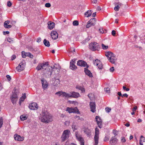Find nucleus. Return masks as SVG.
<instances>
[{"label":"nucleus","instance_id":"nucleus-11","mask_svg":"<svg viewBox=\"0 0 145 145\" xmlns=\"http://www.w3.org/2000/svg\"><path fill=\"white\" fill-rule=\"evenodd\" d=\"M77 64L78 65L80 66L86 67L87 68L88 67V66L87 65V63L82 60L78 61L77 62Z\"/></svg>","mask_w":145,"mask_h":145},{"label":"nucleus","instance_id":"nucleus-18","mask_svg":"<svg viewBox=\"0 0 145 145\" xmlns=\"http://www.w3.org/2000/svg\"><path fill=\"white\" fill-rule=\"evenodd\" d=\"M41 83L42 84V86L43 89H45L48 86V84L44 78H42L41 80Z\"/></svg>","mask_w":145,"mask_h":145},{"label":"nucleus","instance_id":"nucleus-10","mask_svg":"<svg viewBox=\"0 0 145 145\" xmlns=\"http://www.w3.org/2000/svg\"><path fill=\"white\" fill-rule=\"evenodd\" d=\"M13 94L12 97L11 101L13 104H15L18 100L17 95L15 91L13 92Z\"/></svg>","mask_w":145,"mask_h":145},{"label":"nucleus","instance_id":"nucleus-60","mask_svg":"<svg viewBox=\"0 0 145 145\" xmlns=\"http://www.w3.org/2000/svg\"><path fill=\"white\" fill-rule=\"evenodd\" d=\"M116 4H117V5H119V6H120V7L123 5L121 3H120V2L116 3L115 5H116Z\"/></svg>","mask_w":145,"mask_h":145},{"label":"nucleus","instance_id":"nucleus-23","mask_svg":"<svg viewBox=\"0 0 145 145\" xmlns=\"http://www.w3.org/2000/svg\"><path fill=\"white\" fill-rule=\"evenodd\" d=\"M71 94V97L77 98L79 97L80 96V94L79 93L74 91L72 92Z\"/></svg>","mask_w":145,"mask_h":145},{"label":"nucleus","instance_id":"nucleus-28","mask_svg":"<svg viewBox=\"0 0 145 145\" xmlns=\"http://www.w3.org/2000/svg\"><path fill=\"white\" fill-rule=\"evenodd\" d=\"M63 97H71V94H69L65 92H63Z\"/></svg>","mask_w":145,"mask_h":145},{"label":"nucleus","instance_id":"nucleus-27","mask_svg":"<svg viewBox=\"0 0 145 145\" xmlns=\"http://www.w3.org/2000/svg\"><path fill=\"white\" fill-rule=\"evenodd\" d=\"M44 44V45L47 47H49L50 45V44L49 42L46 40V39H44L43 41Z\"/></svg>","mask_w":145,"mask_h":145},{"label":"nucleus","instance_id":"nucleus-53","mask_svg":"<svg viewBox=\"0 0 145 145\" xmlns=\"http://www.w3.org/2000/svg\"><path fill=\"white\" fill-rule=\"evenodd\" d=\"M99 31L100 33H104V31L103 30V28H100L99 29Z\"/></svg>","mask_w":145,"mask_h":145},{"label":"nucleus","instance_id":"nucleus-41","mask_svg":"<svg viewBox=\"0 0 145 145\" xmlns=\"http://www.w3.org/2000/svg\"><path fill=\"white\" fill-rule=\"evenodd\" d=\"M88 96L90 99L91 100L93 97V95L92 93H89Z\"/></svg>","mask_w":145,"mask_h":145},{"label":"nucleus","instance_id":"nucleus-56","mask_svg":"<svg viewBox=\"0 0 145 145\" xmlns=\"http://www.w3.org/2000/svg\"><path fill=\"white\" fill-rule=\"evenodd\" d=\"M114 70V67H111L110 69V72H113Z\"/></svg>","mask_w":145,"mask_h":145},{"label":"nucleus","instance_id":"nucleus-42","mask_svg":"<svg viewBox=\"0 0 145 145\" xmlns=\"http://www.w3.org/2000/svg\"><path fill=\"white\" fill-rule=\"evenodd\" d=\"M26 54V52H25L24 51H22V57L24 58L25 57V54Z\"/></svg>","mask_w":145,"mask_h":145},{"label":"nucleus","instance_id":"nucleus-64","mask_svg":"<svg viewBox=\"0 0 145 145\" xmlns=\"http://www.w3.org/2000/svg\"><path fill=\"white\" fill-rule=\"evenodd\" d=\"M137 107L135 106L133 108L132 110L133 111H134L137 109Z\"/></svg>","mask_w":145,"mask_h":145},{"label":"nucleus","instance_id":"nucleus-9","mask_svg":"<svg viewBox=\"0 0 145 145\" xmlns=\"http://www.w3.org/2000/svg\"><path fill=\"white\" fill-rule=\"evenodd\" d=\"M29 108L31 110L37 109L38 107V105L35 103H33L29 105Z\"/></svg>","mask_w":145,"mask_h":145},{"label":"nucleus","instance_id":"nucleus-17","mask_svg":"<svg viewBox=\"0 0 145 145\" xmlns=\"http://www.w3.org/2000/svg\"><path fill=\"white\" fill-rule=\"evenodd\" d=\"M53 70V71H57V74H58L59 72V70L60 69V67L59 64H55L54 66L53 67H52Z\"/></svg>","mask_w":145,"mask_h":145},{"label":"nucleus","instance_id":"nucleus-34","mask_svg":"<svg viewBox=\"0 0 145 145\" xmlns=\"http://www.w3.org/2000/svg\"><path fill=\"white\" fill-rule=\"evenodd\" d=\"M140 142L142 143V142H145V138L143 136H141L140 137Z\"/></svg>","mask_w":145,"mask_h":145},{"label":"nucleus","instance_id":"nucleus-3","mask_svg":"<svg viewBox=\"0 0 145 145\" xmlns=\"http://www.w3.org/2000/svg\"><path fill=\"white\" fill-rule=\"evenodd\" d=\"M105 56L108 58L109 61L112 64L114 63L115 59V56L113 53L110 51L107 52H106Z\"/></svg>","mask_w":145,"mask_h":145},{"label":"nucleus","instance_id":"nucleus-59","mask_svg":"<svg viewBox=\"0 0 145 145\" xmlns=\"http://www.w3.org/2000/svg\"><path fill=\"white\" fill-rule=\"evenodd\" d=\"M116 34V31L114 30H113L112 31V34L113 36H115Z\"/></svg>","mask_w":145,"mask_h":145},{"label":"nucleus","instance_id":"nucleus-39","mask_svg":"<svg viewBox=\"0 0 145 145\" xmlns=\"http://www.w3.org/2000/svg\"><path fill=\"white\" fill-rule=\"evenodd\" d=\"M120 7L118 5H117L114 8V10L116 11H118L119 10V8Z\"/></svg>","mask_w":145,"mask_h":145},{"label":"nucleus","instance_id":"nucleus-31","mask_svg":"<svg viewBox=\"0 0 145 145\" xmlns=\"http://www.w3.org/2000/svg\"><path fill=\"white\" fill-rule=\"evenodd\" d=\"M26 56H28L31 58H33V56L32 54L29 52H26L25 54V57Z\"/></svg>","mask_w":145,"mask_h":145},{"label":"nucleus","instance_id":"nucleus-29","mask_svg":"<svg viewBox=\"0 0 145 145\" xmlns=\"http://www.w3.org/2000/svg\"><path fill=\"white\" fill-rule=\"evenodd\" d=\"M93 63L95 66H98L99 65V64L100 63V61L98 59H96L93 61Z\"/></svg>","mask_w":145,"mask_h":145},{"label":"nucleus","instance_id":"nucleus-63","mask_svg":"<svg viewBox=\"0 0 145 145\" xmlns=\"http://www.w3.org/2000/svg\"><path fill=\"white\" fill-rule=\"evenodd\" d=\"M7 41L9 42H11V41H12V40L11 38H8L7 39Z\"/></svg>","mask_w":145,"mask_h":145},{"label":"nucleus","instance_id":"nucleus-44","mask_svg":"<svg viewBox=\"0 0 145 145\" xmlns=\"http://www.w3.org/2000/svg\"><path fill=\"white\" fill-rule=\"evenodd\" d=\"M109 138L107 136H106L104 139V141H107L109 140Z\"/></svg>","mask_w":145,"mask_h":145},{"label":"nucleus","instance_id":"nucleus-1","mask_svg":"<svg viewBox=\"0 0 145 145\" xmlns=\"http://www.w3.org/2000/svg\"><path fill=\"white\" fill-rule=\"evenodd\" d=\"M48 62L43 63H39L36 69L39 71L42 69H44L46 71L45 72V75L46 77L50 78L51 76L53 70L52 67L48 66Z\"/></svg>","mask_w":145,"mask_h":145},{"label":"nucleus","instance_id":"nucleus-55","mask_svg":"<svg viewBox=\"0 0 145 145\" xmlns=\"http://www.w3.org/2000/svg\"><path fill=\"white\" fill-rule=\"evenodd\" d=\"M117 131H116L115 130H113V133L114 134L115 136H116L117 135Z\"/></svg>","mask_w":145,"mask_h":145},{"label":"nucleus","instance_id":"nucleus-22","mask_svg":"<svg viewBox=\"0 0 145 145\" xmlns=\"http://www.w3.org/2000/svg\"><path fill=\"white\" fill-rule=\"evenodd\" d=\"M87 68H84V72L86 73V74L88 75V76L90 77H93L92 74L91 72L89 70H88Z\"/></svg>","mask_w":145,"mask_h":145},{"label":"nucleus","instance_id":"nucleus-45","mask_svg":"<svg viewBox=\"0 0 145 145\" xmlns=\"http://www.w3.org/2000/svg\"><path fill=\"white\" fill-rule=\"evenodd\" d=\"M105 109L106 111L108 112H110L111 110V108H109L108 107L106 108H105Z\"/></svg>","mask_w":145,"mask_h":145},{"label":"nucleus","instance_id":"nucleus-54","mask_svg":"<svg viewBox=\"0 0 145 145\" xmlns=\"http://www.w3.org/2000/svg\"><path fill=\"white\" fill-rule=\"evenodd\" d=\"M25 99H23L22 98H20V101H19V103L20 104V105H21V103L22 102H23L24 100Z\"/></svg>","mask_w":145,"mask_h":145},{"label":"nucleus","instance_id":"nucleus-51","mask_svg":"<svg viewBox=\"0 0 145 145\" xmlns=\"http://www.w3.org/2000/svg\"><path fill=\"white\" fill-rule=\"evenodd\" d=\"M123 89L124 90H126L127 91H128L129 90V88H126V87L125 86L123 87Z\"/></svg>","mask_w":145,"mask_h":145},{"label":"nucleus","instance_id":"nucleus-62","mask_svg":"<svg viewBox=\"0 0 145 145\" xmlns=\"http://www.w3.org/2000/svg\"><path fill=\"white\" fill-rule=\"evenodd\" d=\"M41 38L40 37H39L37 39V42H39L41 41Z\"/></svg>","mask_w":145,"mask_h":145},{"label":"nucleus","instance_id":"nucleus-19","mask_svg":"<svg viewBox=\"0 0 145 145\" xmlns=\"http://www.w3.org/2000/svg\"><path fill=\"white\" fill-rule=\"evenodd\" d=\"M56 77H54L52 79V84L54 86H56L59 84V80L58 79H56Z\"/></svg>","mask_w":145,"mask_h":145},{"label":"nucleus","instance_id":"nucleus-40","mask_svg":"<svg viewBox=\"0 0 145 145\" xmlns=\"http://www.w3.org/2000/svg\"><path fill=\"white\" fill-rule=\"evenodd\" d=\"M91 26L93 25L91 24V23H89V22H88L87 23V24L86 25V27L87 28H88Z\"/></svg>","mask_w":145,"mask_h":145},{"label":"nucleus","instance_id":"nucleus-4","mask_svg":"<svg viewBox=\"0 0 145 145\" xmlns=\"http://www.w3.org/2000/svg\"><path fill=\"white\" fill-rule=\"evenodd\" d=\"M89 49L93 51L98 50L100 48L99 44L95 42L91 43L89 44Z\"/></svg>","mask_w":145,"mask_h":145},{"label":"nucleus","instance_id":"nucleus-43","mask_svg":"<svg viewBox=\"0 0 145 145\" xmlns=\"http://www.w3.org/2000/svg\"><path fill=\"white\" fill-rule=\"evenodd\" d=\"M4 27L6 28H10L12 26L10 25H4Z\"/></svg>","mask_w":145,"mask_h":145},{"label":"nucleus","instance_id":"nucleus-16","mask_svg":"<svg viewBox=\"0 0 145 145\" xmlns=\"http://www.w3.org/2000/svg\"><path fill=\"white\" fill-rule=\"evenodd\" d=\"M75 60H72L70 62V68L72 70H74L77 68L76 66L75 65Z\"/></svg>","mask_w":145,"mask_h":145},{"label":"nucleus","instance_id":"nucleus-12","mask_svg":"<svg viewBox=\"0 0 145 145\" xmlns=\"http://www.w3.org/2000/svg\"><path fill=\"white\" fill-rule=\"evenodd\" d=\"M89 105L90 106V108L91 111L93 112L94 113L96 111V105L95 103L94 102H90Z\"/></svg>","mask_w":145,"mask_h":145},{"label":"nucleus","instance_id":"nucleus-15","mask_svg":"<svg viewBox=\"0 0 145 145\" xmlns=\"http://www.w3.org/2000/svg\"><path fill=\"white\" fill-rule=\"evenodd\" d=\"M118 140L114 137H112L110 141V145H114L117 142Z\"/></svg>","mask_w":145,"mask_h":145},{"label":"nucleus","instance_id":"nucleus-32","mask_svg":"<svg viewBox=\"0 0 145 145\" xmlns=\"http://www.w3.org/2000/svg\"><path fill=\"white\" fill-rule=\"evenodd\" d=\"M20 118L21 120L24 121L26 120L27 118L24 115H22L20 116Z\"/></svg>","mask_w":145,"mask_h":145},{"label":"nucleus","instance_id":"nucleus-6","mask_svg":"<svg viewBox=\"0 0 145 145\" xmlns=\"http://www.w3.org/2000/svg\"><path fill=\"white\" fill-rule=\"evenodd\" d=\"M99 129L97 128H96L94 137L95 142L94 145H97L98 144L99 139Z\"/></svg>","mask_w":145,"mask_h":145},{"label":"nucleus","instance_id":"nucleus-48","mask_svg":"<svg viewBox=\"0 0 145 145\" xmlns=\"http://www.w3.org/2000/svg\"><path fill=\"white\" fill-rule=\"evenodd\" d=\"M3 124V119L2 118H0V128L1 127Z\"/></svg>","mask_w":145,"mask_h":145},{"label":"nucleus","instance_id":"nucleus-33","mask_svg":"<svg viewBox=\"0 0 145 145\" xmlns=\"http://www.w3.org/2000/svg\"><path fill=\"white\" fill-rule=\"evenodd\" d=\"M63 92H62L61 91H59L58 92H56L55 93V94L56 95H58L59 96H60L61 95H62L63 96Z\"/></svg>","mask_w":145,"mask_h":145},{"label":"nucleus","instance_id":"nucleus-7","mask_svg":"<svg viewBox=\"0 0 145 145\" xmlns=\"http://www.w3.org/2000/svg\"><path fill=\"white\" fill-rule=\"evenodd\" d=\"M25 61H23L19 64L18 66L16 69L18 71V72H20L24 70L25 68Z\"/></svg>","mask_w":145,"mask_h":145},{"label":"nucleus","instance_id":"nucleus-30","mask_svg":"<svg viewBox=\"0 0 145 145\" xmlns=\"http://www.w3.org/2000/svg\"><path fill=\"white\" fill-rule=\"evenodd\" d=\"M72 129H73V131H74L75 130H76L77 128V126L75 124V123L74 122H73V123L72 126Z\"/></svg>","mask_w":145,"mask_h":145},{"label":"nucleus","instance_id":"nucleus-14","mask_svg":"<svg viewBox=\"0 0 145 145\" xmlns=\"http://www.w3.org/2000/svg\"><path fill=\"white\" fill-rule=\"evenodd\" d=\"M95 119L97 122V124L98 125V126L100 128H101L102 126V121L99 116H96L95 117Z\"/></svg>","mask_w":145,"mask_h":145},{"label":"nucleus","instance_id":"nucleus-37","mask_svg":"<svg viewBox=\"0 0 145 145\" xmlns=\"http://www.w3.org/2000/svg\"><path fill=\"white\" fill-rule=\"evenodd\" d=\"M102 48L104 50H106L108 48V46H105L104 44H102Z\"/></svg>","mask_w":145,"mask_h":145},{"label":"nucleus","instance_id":"nucleus-2","mask_svg":"<svg viewBox=\"0 0 145 145\" xmlns=\"http://www.w3.org/2000/svg\"><path fill=\"white\" fill-rule=\"evenodd\" d=\"M42 117L40 118L42 122L48 123L52 121V116L47 110H42Z\"/></svg>","mask_w":145,"mask_h":145},{"label":"nucleus","instance_id":"nucleus-38","mask_svg":"<svg viewBox=\"0 0 145 145\" xmlns=\"http://www.w3.org/2000/svg\"><path fill=\"white\" fill-rule=\"evenodd\" d=\"M98 68L100 69H101L103 68V65L102 64L101 62L100 61V63L99 64V65L97 66Z\"/></svg>","mask_w":145,"mask_h":145},{"label":"nucleus","instance_id":"nucleus-57","mask_svg":"<svg viewBox=\"0 0 145 145\" xmlns=\"http://www.w3.org/2000/svg\"><path fill=\"white\" fill-rule=\"evenodd\" d=\"M7 5L8 7H10L11 6L12 3L10 1H8L7 2Z\"/></svg>","mask_w":145,"mask_h":145},{"label":"nucleus","instance_id":"nucleus-24","mask_svg":"<svg viewBox=\"0 0 145 145\" xmlns=\"http://www.w3.org/2000/svg\"><path fill=\"white\" fill-rule=\"evenodd\" d=\"M84 132L87 135L88 137H90L91 136V131L89 129H86L84 131Z\"/></svg>","mask_w":145,"mask_h":145},{"label":"nucleus","instance_id":"nucleus-25","mask_svg":"<svg viewBox=\"0 0 145 145\" xmlns=\"http://www.w3.org/2000/svg\"><path fill=\"white\" fill-rule=\"evenodd\" d=\"M88 22L91 23L93 25H94L96 24V20L95 18H91Z\"/></svg>","mask_w":145,"mask_h":145},{"label":"nucleus","instance_id":"nucleus-50","mask_svg":"<svg viewBox=\"0 0 145 145\" xmlns=\"http://www.w3.org/2000/svg\"><path fill=\"white\" fill-rule=\"evenodd\" d=\"M121 141L122 142H125L126 140L125 139V137H122L121 138Z\"/></svg>","mask_w":145,"mask_h":145},{"label":"nucleus","instance_id":"nucleus-13","mask_svg":"<svg viewBox=\"0 0 145 145\" xmlns=\"http://www.w3.org/2000/svg\"><path fill=\"white\" fill-rule=\"evenodd\" d=\"M51 36L52 39L56 40L58 37V33L56 31H52L51 33Z\"/></svg>","mask_w":145,"mask_h":145},{"label":"nucleus","instance_id":"nucleus-61","mask_svg":"<svg viewBox=\"0 0 145 145\" xmlns=\"http://www.w3.org/2000/svg\"><path fill=\"white\" fill-rule=\"evenodd\" d=\"M16 58V56L15 55H13L12 57L11 60H13Z\"/></svg>","mask_w":145,"mask_h":145},{"label":"nucleus","instance_id":"nucleus-20","mask_svg":"<svg viewBox=\"0 0 145 145\" xmlns=\"http://www.w3.org/2000/svg\"><path fill=\"white\" fill-rule=\"evenodd\" d=\"M14 137L16 140L20 141H22L24 139V138L23 137H21L20 135H15L14 136Z\"/></svg>","mask_w":145,"mask_h":145},{"label":"nucleus","instance_id":"nucleus-58","mask_svg":"<svg viewBox=\"0 0 145 145\" xmlns=\"http://www.w3.org/2000/svg\"><path fill=\"white\" fill-rule=\"evenodd\" d=\"M6 77H7V79L8 81H10V75H7L6 76Z\"/></svg>","mask_w":145,"mask_h":145},{"label":"nucleus","instance_id":"nucleus-5","mask_svg":"<svg viewBox=\"0 0 145 145\" xmlns=\"http://www.w3.org/2000/svg\"><path fill=\"white\" fill-rule=\"evenodd\" d=\"M70 133V132L69 130H65L63 131L62 136L61 137L62 141L64 142L69 137Z\"/></svg>","mask_w":145,"mask_h":145},{"label":"nucleus","instance_id":"nucleus-8","mask_svg":"<svg viewBox=\"0 0 145 145\" xmlns=\"http://www.w3.org/2000/svg\"><path fill=\"white\" fill-rule=\"evenodd\" d=\"M66 111H68L70 113H76L79 114L80 113V112L79 111L76 107L74 108L67 107L66 109Z\"/></svg>","mask_w":145,"mask_h":145},{"label":"nucleus","instance_id":"nucleus-52","mask_svg":"<svg viewBox=\"0 0 145 145\" xmlns=\"http://www.w3.org/2000/svg\"><path fill=\"white\" fill-rule=\"evenodd\" d=\"M45 6L46 7H50L51 6V5L50 3H47L45 5Z\"/></svg>","mask_w":145,"mask_h":145},{"label":"nucleus","instance_id":"nucleus-49","mask_svg":"<svg viewBox=\"0 0 145 145\" xmlns=\"http://www.w3.org/2000/svg\"><path fill=\"white\" fill-rule=\"evenodd\" d=\"M10 23V21L9 20H7L5 21L4 23V25H7L9 24Z\"/></svg>","mask_w":145,"mask_h":145},{"label":"nucleus","instance_id":"nucleus-35","mask_svg":"<svg viewBox=\"0 0 145 145\" xmlns=\"http://www.w3.org/2000/svg\"><path fill=\"white\" fill-rule=\"evenodd\" d=\"M78 24V22L77 20H74L73 22V25L74 26H77Z\"/></svg>","mask_w":145,"mask_h":145},{"label":"nucleus","instance_id":"nucleus-36","mask_svg":"<svg viewBox=\"0 0 145 145\" xmlns=\"http://www.w3.org/2000/svg\"><path fill=\"white\" fill-rule=\"evenodd\" d=\"M110 88H106L104 89V91L106 93H109L110 92Z\"/></svg>","mask_w":145,"mask_h":145},{"label":"nucleus","instance_id":"nucleus-46","mask_svg":"<svg viewBox=\"0 0 145 145\" xmlns=\"http://www.w3.org/2000/svg\"><path fill=\"white\" fill-rule=\"evenodd\" d=\"M70 122L69 121H66L65 122V125L66 126H68L69 125Z\"/></svg>","mask_w":145,"mask_h":145},{"label":"nucleus","instance_id":"nucleus-26","mask_svg":"<svg viewBox=\"0 0 145 145\" xmlns=\"http://www.w3.org/2000/svg\"><path fill=\"white\" fill-rule=\"evenodd\" d=\"M91 10H88L85 13L84 15L86 17H88L91 15Z\"/></svg>","mask_w":145,"mask_h":145},{"label":"nucleus","instance_id":"nucleus-21","mask_svg":"<svg viewBox=\"0 0 145 145\" xmlns=\"http://www.w3.org/2000/svg\"><path fill=\"white\" fill-rule=\"evenodd\" d=\"M48 27L50 30L52 29L55 26V23L51 21L48 22Z\"/></svg>","mask_w":145,"mask_h":145},{"label":"nucleus","instance_id":"nucleus-47","mask_svg":"<svg viewBox=\"0 0 145 145\" xmlns=\"http://www.w3.org/2000/svg\"><path fill=\"white\" fill-rule=\"evenodd\" d=\"M74 118L75 119H77L78 120H83V118H80L79 116H75L74 117Z\"/></svg>","mask_w":145,"mask_h":145}]
</instances>
